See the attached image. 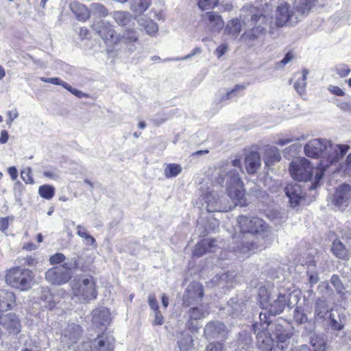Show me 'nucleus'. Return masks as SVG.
I'll return each instance as SVG.
<instances>
[{
    "label": "nucleus",
    "mask_w": 351,
    "mask_h": 351,
    "mask_svg": "<svg viewBox=\"0 0 351 351\" xmlns=\"http://www.w3.org/2000/svg\"><path fill=\"white\" fill-rule=\"evenodd\" d=\"M113 350L112 341L107 337L100 336L93 341L90 350L85 351H113Z\"/></svg>",
    "instance_id": "nucleus-24"
},
{
    "label": "nucleus",
    "mask_w": 351,
    "mask_h": 351,
    "mask_svg": "<svg viewBox=\"0 0 351 351\" xmlns=\"http://www.w3.org/2000/svg\"><path fill=\"white\" fill-rule=\"evenodd\" d=\"M245 169L248 173L253 174L261 167V156L258 152H251L245 159Z\"/></svg>",
    "instance_id": "nucleus-25"
},
{
    "label": "nucleus",
    "mask_w": 351,
    "mask_h": 351,
    "mask_svg": "<svg viewBox=\"0 0 351 351\" xmlns=\"http://www.w3.org/2000/svg\"><path fill=\"white\" fill-rule=\"evenodd\" d=\"M336 171H342L346 174L351 176V152L347 156L344 161L338 165L336 163L329 169L328 172H335Z\"/></svg>",
    "instance_id": "nucleus-37"
},
{
    "label": "nucleus",
    "mask_w": 351,
    "mask_h": 351,
    "mask_svg": "<svg viewBox=\"0 0 351 351\" xmlns=\"http://www.w3.org/2000/svg\"><path fill=\"white\" fill-rule=\"evenodd\" d=\"M270 330H271V335L274 340L276 339L278 342L275 350L280 351L282 346H283V350L285 348H287L293 335L292 330L285 328L280 324H274L271 325Z\"/></svg>",
    "instance_id": "nucleus-12"
},
{
    "label": "nucleus",
    "mask_w": 351,
    "mask_h": 351,
    "mask_svg": "<svg viewBox=\"0 0 351 351\" xmlns=\"http://www.w3.org/2000/svg\"><path fill=\"white\" fill-rule=\"evenodd\" d=\"M293 318L298 324L305 323L308 320L307 315L298 307H297L293 311Z\"/></svg>",
    "instance_id": "nucleus-52"
},
{
    "label": "nucleus",
    "mask_w": 351,
    "mask_h": 351,
    "mask_svg": "<svg viewBox=\"0 0 351 351\" xmlns=\"http://www.w3.org/2000/svg\"><path fill=\"white\" fill-rule=\"evenodd\" d=\"M209 314V310L207 306L201 305L199 307L191 308L187 312L189 320L186 326L189 330H197V328L193 325V320H198L204 318Z\"/></svg>",
    "instance_id": "nucleus-20"
},
{
    "label": "nucleus",
    "mask_w": 351,
    "mask_h": 351,
    "mask_svg": "<svg viewBox=\"0 0 351 351\" xmlns=\"http://www.w3.org/2000/svg\"><path fill=\"white\" fill-rule=\"evenodd\" d=\"M226 185L231 202L226 204L216 193L208 192L199 198L203 208L207 212H227L237 205H245V191L243 182L235 171H230V180H228Z\"/></svg>",
    "instance_id": "nucleus-2"
},
{
    "label": "nucleus",
    "mask_w": 351,
    "mask_h": 351,
    "mask_svg": "<svg viewBox=\"0 0 351 351\" xmlns=\"http://www.w3.org/2000/svg\"><path fill=\"white\" fill-rule=\"evenodd\" d=\"M281 156L278 149L275 147H269L266 150V158L265 163L267 166L273 165L274 162L280 161Z\"/></svg>",
    "instance_id": "nucleus-39"
},
{
    "label": "nucleus",
    "mask_w": 351,
    "mask_h": 351,
    "mask_svg": "<svg viewBox=\"0 0 351 351\" xmlns=\"http://www.w3.org/2000/svg\"><path fill=\"white\" fill-rule=\"evenodd\" d=\"M69 8L80 21H86L90 18V10L83 4L73 1L69 3Z\"/></svg>",
    "instance_id": "nucleus-26"
},
{
    "label": "nucleus",
    "mask_w": 351,
    "mask_h": 351,
    "mask_svg": "<svg viewBox=\"0 0 351 351\" xmlns=\"http://www.w3.org/2000/svg\"><path fill=\"white\" fill-rule=\"evenodd\" d=\"M78 263H66L62 265L53 267L49 269L45 274L46 280L53 285L65 284L71 278V269L76 267Z\"/></svg>",
    "instance_id": "nucleus-8"
},
{
    "label": "nucleus",
    "mask_w": 351,
    "mask_h": 351,
    "mask_svg": "<svg viewBox=\"0 0 351 351\" xmlns=\"http://www.w3.org/2000/svg\"><path fill=\"white\" fill-rule=\"evenodd\" d=\"M155 312V318L153 322V325L154 326H161L164 323V317L160 312V311H156Z\"/></svg>",
    "instance_id": "nucleus-59"
},
{
    "label": "nucleus",
    "mask_w": 351,
    "mask_h": 351,
    "mask_svg": "<svg viewBox=\"0 0 351 351\" xmlns=\"http://www.w3.org/2000/svg\"><path fill=\"white\" fill-rule=\"evenodd\" d=\"M193 340L191 335H183L178 343L181 350H188L193 346Z\"/></svg>",
    "instance_id": "nucleus-47"
},
{
    "label": "nucleus",
    "mask_w": 351,
    "mask_h": 351,
    "mask_svg": "<svg viewBox=\"0 0 351 351\" xmlns=\"http://www.w3.org/2000/svg\"><path fill=\"white\" fill-rule=\"evenodd\" d=\"M217 241L215 239H205L198 242L193 250L194 256L200 257L207 252H214L216 247Z\"/></svg>",
    "instance_id": "nucleus-22"
},
{
    "label": "nucleus",
    "mask_w": 351,
    "mask_h": 351,
    "mask_svg": "<svg viewBox=\"0 0 351 351\" xmlns=\"http://www.w3.org/2000/svg\"><path fill=\"white\" fill-rule=\"evenodd\" d=\"M115 22L121 26H125L134 21L132 16L128 12L115 11L112 14Z\"/></svg>",
    "instance_id": "nucleus-32"
},
{
    "label": "nucleus",
    "mask_w": 351,
    "mask_h": 351,
    "mask_svg": "<svg viewBox=\"0 0 351 351\" xmlns=\"http://www.w3.org/2000/svg\"><path fill=\"white\" fill-rule=\"evenodd\" d=\"M40 80L42 82H44L46 83H51V84L59 85V86H60L62 82V81L60 80V79L58 77L47 78V77H40Z\"/></svg>",
    "instance_id": "nucleus-61"
},
{
    "label": "nucleus",
    "mask_w": 351,
    "mask_h": 351,
    "mask_svg": "<svg viewBox=\"0 0 351 351\" xmlns=\"http://www.w3.org/2000/svg\"><path fill=\"white\" fill-rule=\"evenodd\" d=\"M328 90L337 96H343L345 94L344 91L338 86H330Z\"/></svg>",
    "instance_id": "nucleus-63"
},
{
    "label": "nucleus",
    "mask_w": 351,
    "mask_h": 351,
    "mask_svg": "<svg viewBox=\"0 0 351 351\" xmlns=\"http://www.w3.org/2000/svg\"><path fill=\"white\" fill-rule=\"evenodd\" d=\"M271 294L265 287H261L258 289V300L260 305L263 308H268L271 304Z\"/></svg>",
    "instance_id": "nucleus-41"
},
{
    "label": "nucleus",
    "mask_w": 351,
    "mask_h": 351,
    "mask_svg": "<svg viewBox=\"0 0 351 351\" xmlns=\"http://www.w3.org/2000/svg\"><path fill=\"white\" fill-rule=\"evenodd\" d=\"M298 22V16L287 3L281 4L276 12L275 21L273 25L277 27H281L286 25H294Z\"/></svg>",
    "instance_id": "nucleus-10"
},
{
    "label": "nucleus",
    "mask_w": 351,
    "mask_h": 351,
    "mask_svg": "<svg viewBox=\"0 0 351 351\" xmlns=\"http://www.w3.org/2000/svg\"><path fill=\"white\" fill-rule=\"evenodd\" d=\"M253 329L254 333L256 334V343L258 349L261 351H271L274 338L266 331L267 330V324H253Z\"/></svg>",
    "instance_id": "nucleus-11"
},
{
    "label": "nucleus",
    "mask_w": 351,
    "mask_h": 351,
    "mask_svg": "<svg viewBox=\"0 0 351 351\" xmlns=\"http://www.w3.org/2000/svg\"><path fill=\"white\" fill-rule=\"evenodd\" d=\"M15 302V296L12 292L0 291V311H8L11 308Z\"/></svg>",
    "instance_id": "nucleus-30"
},
{
    "label": "nucleus",
    "mask_w": 351,
    "mask_h": 351,
    "mask_svg": "<svg viewBox=\"0 0 351 351\" xmlns=\"http://www.w3.org/2000/svg\"><path fill=\"white\" fill-rule=\"evenodd\" d=\"M82 335V328L75 323L68 324L62 333L61 341L68 347L77 343Z\"/></svg>",
    "instance_id": "nucleus-15"
},
{
    "label": "nucleus",
    "mask_w": 351,
    "mask_h": 351,
    "mask_svg": "<svg viewBox=\"0 0 351 351\" xmlns=\"http://www.w3.org/2000/svg\"><path fill=\"white\" fill-rule=\"evenodd\" d=\"M206 28L212 33H219L224 26L221 16L215 12H207L203 16Z\"/></svg>",
    "instance_id": "nucleus-18"
},
{
    "label": "nucleus",
    "mask_w": 351,
    "mask_h": 351,
    "mask_svg": "<svg viewBox=\"0 0 351 351\" xmlns=\"http://www.w3.org/2000/svg\"><path fill=\"white\" fill-rule=\"evenodd\" d=\"M0 325L10 334H18L21 330L19 318L16 314L9 313L0 316Z\"/></svg>",
    "instance_id": "nucleus-16"
},
{
    "label": "nucleus",
    "mask_w": 351,
    "mask_h": 351,
    "mask_svg": "<svg viewBox=\"0 0 351 351\" xmlns=\"http://www.w3.org/2000/svg\"><path fill=\"white\" fill-rule=\"evenodd\" d=\"M8 119L7 120V123L11 124L14 119L19 117V113L16 109L13 110H10L8 112Z\"/></svg>",
    "instance_id": "nucleus-62"
},
{
    "label": "nucleus",
    "mask_w": 351,
    "mask_h": 351,
    "mask_svg": "<svg viewBox=\"0 0 351 351\" xmlns=\"http://www.w3.org/2000/svg\"><path fill=\"white\" fill-rule=\"evenodd\" d=\"M40 195L47 199H51L55 194V188L51 185L45 184L39 187Z\"/></svg>",
    "instance_id": "nucleus-46"
},
{
    "label": "nucleus",
    "mask_w": 351,
    "mask_h": 351,
    "mask_svg": "<svg viewBox=\"0 0 351 351\" xmlns=\"http://www.w3.org/2000/svg\"><path fill=\"white\" fill-rule=\"evenodd\" d=\"M330 282L333 285L336 291L339 294H343L345 287L337 275H332L330 278Z\"/></svg>",
    "instance_id": "nucleus-49"
},
{
    "label": "nucleus",
    "mask_w": 351,
    "mask_h": 351,
    "mask_svg": "<svg viewBox=\"0 0 351 351\" xmlns=\"http://www.w3.org/2000/svg\"><path fill=\"white\" fill-rule=\"evenodd\" d=\"M92 28L106 45L114 46L120 43L119 35L116 33L113 25L110 22L100 20L94 23Z\"/></svg>",
    "instance_id": "nucleus-9"
},
{
    "label": "nucleus",
    "mask_w": 351,
    "mask_h": 351,
    "mask_svg": "<svg viewBox=\"0 0 351 351\" xmlns=\"http://www.w3.org/2000/svg\"><path fill=\"white\" fill-rule=\"evenodd\" d=\"M308 74V71L304 69L302 71L301 78L298 79L294 84V88L300 95H302L304 93L306 86V78Z\"/></svg>",
    "instance_id": "nucleus-44"
},
{
    "label": "nucleus",
    "mask_w": 351,
    "mask_h": 351,
    "mask_svg": "<svg viewBox=\"0 0 351 351\" xmlns=\"http://www.w3.org/2000/svg\"><path fill=\"white\" fill-rule=\"evenodd\" d=\"M259 319H260V322H255L254 324H260V325H262L263 324H267V328L270 326H271V325L273 324L271 323L270 321L268 320V317L266 315V313H260L259 314Z\"/></svg>",
    "instance_id": "nucleus-58"
},
{
    "label": "nucleus",
    "mask_w": 351,
    "mask_h": 351,
    "mask_svg": "<svg viewBox=\"0 0 351 351\" xmlns=\"http://www.w3.org/2000/svg\"><path fill=\"white\" fill-rule=\"evenodd\" d=\"M73 298L80 302H87L96 298L97 292L93 276L75 278L71 282Z\"/></svg>",
    "instance_id": "nucleus-5"
},
{
    "label": "nucleus",
    "mask_w": 351,
    "mask_h": 351,
    "mask_svg": "<svg viewBox=\"0 0 351 351\" xmlns=\"http://www.w3.org/2000/svg\"><path fill=\"white\" fill-rule=\"evenodd\" d=\"M90 12L97 17H105L108 15L107 8L102 4L93 3L90 5Z\"/></svg>",
    "instance_id": "nucleus-45"
},
{
    "label": "nucleus",
    "mask_w": 351,
    "mask_h": 351,
    "mask_svg": "<svg viewBox=\"0 0 351 351\" xmlns=\"http://www.w3.org/2000/svg\"><path fill=\"white\" fill-rule=\"evenodd\" d=\"M228 306L231 308V310H229L230 312H231L232 314H238L239 313L243 311V305L241 303L238 302V300L237 298H232L228 302Z\"/></svg>",
    "instance_id": "nucleus-51"
},
{
    "label": "nucleus",
    "mask_w": 351,
    "mask_h": 351,
    "mask_svg": "<svg viewBox=\"0 0 351 351\" xmlns=\"http://www.w3.org/2000/svg\"><path fill=\"white\" fill-rule=\"evenodd\" d=\"M43 175L45 177L51 178L53 180H58L59 179V174L57 170L56 169H51V170H47L43 172Z\"/></svg>",
    "instance_id": "nucleus-60"
},
{
    "label": "nucleus",
    "mask_w": 351,
    "mask_h": 351,
    "mask_svg": "<svg viewBox=\"0 0 351 351\" xmlns=\"http://www.w3.org/2000/svg\"><path fill=\"white\" fill-rule=\"evenodd\" d=\"M8 217H3L0 219V230L2 232L5 231L9 226Z\"/></svg>",
    "instance_id": "nucleus-64"
},
{
    "label": "nucleus",
    "mask_w": 351,
    "mask_h": 351,
    "mask_svg": "<svg viewBox=\"0 0 351 351\" xmlns=\"http://www.w3.org/2000/svg\"><path fill=\"white\" fill-rule=\"evenodd\" d=\"M288 294L280 293L277 298L271 303L269 307V312L271 315L281 313L287 304Z\"/></svg>",
    "instance_id": "nucleus-28"
},
{
    "label": "nucleus",
    "mask_w": 351,
    "mask_h": 351,
    "mask_svg": "<svg viewBox=\"0 0 351 351\" xmlns=\"http://www.w3.org/2000/svg\"><path fill=\"white\" fill-rule=\"evenodd\" d=\"M351 199V186L348 184L339 186L333 195L332 203L339 209H344L348 206Z\"/></svg>",
    "instance_id": "nucleus-14"
},
{
    "label": "nucleus",
    "mask_w": 351,
    "mask_h": 351,
    "mask_svg": "<svg viewBox=\"0 0 351 351\" xmlns=\"http://www.w3.org/2000/svg\"><path fill=\"white\" fill-rule=\"evenodd\" d=\"M204 295L203 287L197 282H191L187 287L183 297V302L186 306L198 303Z\"/></svg>",
    "instance_id": "nucleus-13"
},
{
    "label": "nucleus",
    "mask_w": 351,
    "mask_h": 351,
    "mask_svg": "<svg viewBox=\"0 0 351 351\" xmlns=\"http://www.w3.org/2000/svg\"><path fill=\"white\" fill-rule=\"evenodd\" d=\"M205 351H225V348L219 342H211L206 346Z\"/></svg>",
    "instance_id": "nucleus-54"
},
{
    "label": "nucleus",
    "mask_w": 351,
    "mask_h": 351,
    "mask_svg": "<svg viewBox=\"0 0 351 351\" xmlns=\"http://www.w3.org/2000/svg\"><path fill=\"white\" fill-rule=\"evenodd\" d=\"M289 171L292 178L298 181L311 180L313 175L315 178L316 169L305 158H298L292 160L289 166ZM315 178V182H318Z\"/></svg>",
    "instance_id": "nucleus-7"
},
{
    "label": "nucleus",
    "mask_w": 351,
    "mask_h": 351,
    "mask_svg": "<svg viewBox=\"0 0 351 351\" xmlns=\"http://www.w3.org/2000/svg\"><path fill=\"white\" fill-rule=\"evenodd\" d=\"M228 330L224 324L219 322H210L204 328L206 339H225Z\"/></svg>",
    "instance_id": "nucleus-17"
},
{
    "label": "nucleus",
    "mask_w": 351,
    "mask_h": 351,
    "mask_svg": "<svg viewBox=\"0 0 351 351\" xmlns=\"http://www.w3.org/2000/svg\"><path fill=\"white\" fill-rule=\"evenodd\" d=\"M348 145L335 144L330 140L315 138L304 146V152L308 157L317 158L322 156L316 167L315 179L319 180L326 171L337 163L348 152Z\"/></svg>",
    "instance_id": "nucleus-1"
},
{
    "label": "nucleus",
    "mask_w": 351,
    "mask_h": 351,
    "mask_svg": "<svg viewBox=\"0 0 351 351\" xmlns=\"http://www.w3.org/2000/svg\"><path fill=\"white\" fill-rule=\"evenodd\" d=\"M92 321L97 326H106L110 320V312L108 308L101 307L96 308L92 312Z\"/></svg>",
    "instance_id": "nucleus-23"
},
{
    "label": "nucleus",
    "mask_w": 351,
    "mask_h": 351,
    "mask_svg": "<svg viewBox=\"0 0 351 351\" xmlns=\"http://www.w3.org/2000/svg\"><path fill=\"white\" fill-rule=\"evenodd\" d=\"M120 43H133L138 40V35L136 30L133 29H128L123 34L120 36Z\"/></svg>",
    "instance_id": "nucleus-43"
},
{
    "label": "nucleus",
    "mask_w": 351,
    "mask_h": 351,
    "mask_svg": "<svg viewBox=\"0 0 351 351\" xmlns=\"http://www.w3.org/2000/svg\"><path fill=\"white\" fill-rule=\"evenodd\" d=\"M234 278V274L232 271L223 272L217 274L212 280V282L221 287H226L228 283L232 282Z\"/></svg>",
    "instance_id": "nucleus-31"
},
{
    "label": "nucleus",
    "mask_w": 351,
    "mask_h": 351,
    "mask_svg": "<svg viewBox=\"0 0 351 351\" xmlns=\"http://www.w3.org/2000/svg\"><path fill=\"white\" fill-rule=\"evenodd\" d=\"M240 165H241L240 160L235 159V160H232L231 165H226L223 169H220V171H219V176L221 177L220 182L223 183L226 180V184L228 180H230V171H235L237 173L238 177L240 178L238 171L236 169H232V167H240Z\"/></svg>",
    "instance_id": "nucleus-33"
},
{
    "label": "nucleus",
    "mask_w": 351,
    "mask_h": 351,
    "mask_svg": "<svg viewBox=\"0 0 351 351\" xmlns=\"http://www.w3.org/2000/svg\"><path fill=\"white\" fill-rule=\"evenodd\" d=\"M139 25L142 26L147 33L149 35L156 34L158 30V27L156 23L150 19L145 16L141 17L138 19Z\"/></svg>",
    "instance_id": "nucleus-36"
},
{
    "label": "nucleus",
    "mask_w": 351,
    "mask_h": 351,
    "mask_svg": "<svg viewBox=\"0 0 351 351\" xmlns=\"http://www.w3.org/2000/svg\"><path fill=\"white\" fill-rule=\"evenodd\" d=\"M218 0H197L198 7L202 10L211 9L216 6Z\"/></svg>",
    "instance_id": "nucleus-50"
},
{
    "label": "nucleus",
    "mask_w": 351,
    "mask_h": 351,
    "mask_svg": "<svg viewBox=\"0 0 351 351\" xmlns=\"http://www.w3.org/2000/svg\"><path fill=\"white\" fill-rule=\"evenodd\" d=\"M182 168L176 163L167 164L164 169V175L167 178H174L181 173Z\"/></svg>",
    "instance_id": "nucleus-40"
},
{
    "label": "nucleus",
    "mask_w": 351,
    "mask_h": 351,
    "mask_svg": "<svg viewBox=\"0 0 351 351\" xmlns=\"http://www.w3.org/2000/svg\"><path fill=\"white\" fill-rule=\"evenodd\" d=\"M311 344L313 348V351H324L326 349V343L322 337H312Z\"/></svg>",
    "instance_id": "nucleus-48"
},
{
    "label": "nucleus",
    "mask_w": 351,
    "mask_h": 351,
    "mask_svg": "<svg viewBox=\"0 0 351 351\" xmlns=\"http://www.w3.org/2000/svg\"><path fill=\"white\" fill-rule=\"evenodd\" d=\"M315 0H295L293 7V12L298 16V21L304 14H308L312 6L315 4Z\"/></svg>",
    "instance_id": "nucleus-27"
},
{
    "label": "nucleus",
    "mask_w": 351,
    "mask_h": 351,
    "mask_svg": "<svg viewBox=\"0 0 351 351\" xmlns=\"http://www.w3.org/2000/svg\"><path fill=\"white\" fill-rule=\"evenodd\" d=\"M245 88V86L243 84H237L233 89L227 92L223 97V99H230L232 97L235 96V93L243 90Z\"/></svg>",
    "instance_id": "nucleus-53"
},
{
    "label": "nucleus",
    "mask_w": 351,
    "mask_h": 351,
    "mask_svg": "<svg viewBox=\"0 0 351 351\" xmlns=\"http://www.w3.org/2000/svg\"><path fill=\"white\" fill-rule=\"evenodd\" d=\"M330 308L325 300L318 299L315 303L314 318L317 322L324 321Z\"/></svg>",
    "instance_id": "nucleus-29"
},
{
    "label": "nucleus",
    "mask_w": 351,
    "mask_h": 351,
    "mask_svg": "<svg viewBox=\"0 0 351 351\" xmlns=\"http://www.w3.org/2000/svg\"><path fill=\"white\" fill-rule=\"evenodd\" d=\"M237 225L241 232L257 234V239L261 237L264 241L258 243L256 242L245 243L242 241L241 246H238L237 249H235L236 252L241 254H246L250 250H258L259 247H265V245L269 244V239H265V237H267V234L265 233L267 226L262 219L258 217L249 218L246 216L241 215L237 219Z\"/></svg>",
    "instance_id": "nucleus-4"
},
{
    "label": "nucleus",
    "mask_w": 351,
    "mask_h": 351,
    "mask_svg": "<svg viewBox=\"0 0 351 351\" xmlns=\"http://www.w3.org/2000/svg\"><path fill=\"white\" fill-rule=\"evenodd\" d=\"M285 192L289 199L291 206L293 208L296 207L300 201L303 198L301 186L297 183L288 184L285 188Z\"/></svg>",
    "instance_id": "nucleus-21"
},
{
    "label": "nucleus",
    "mask_w": 351,
    "mask_h": 351,
    "mask_svg": "<svg viewBox=\"0 0 351 351\" xmlns=\"http://www.w3.org/2000/svg\"><path fill=\"white\" fill-rule=\"evenodd\" d=\"M336 71L341 77H344L349 75L350 69L348 65L341 64L336 67Z\"/></svg>",
    "instance_id": "nucleus-55"
},
{
    "label": "nucleus",
    "mask_w": 351,
    "mask_h": 351,
    "mask_svg": "<svg viewBox=\"0 0 351 351\" xmlns=\"http://www.w3.org/2000/svg\"><path fill=\"white\" fill-rule=\"evenodd\" d=\"M226 32L232 38L236 39L241 31V25L238 19H232L226 25Z\"/></svg>",
    "instance_id": "nucleus-34"
},
{
    "label": "nucleus",
    "mask_w": 351,
    "mask_h": 351,
    "mask_svg": "<svg viewBox=\"0 0 351 351\" xmlns=\"http://www.w3.org/2000/svg\"><path fill=\"white\" fill-rule=\"evenodd\" d=\"M65 259V256L62 253H56L50 258V263L52 265L59 264L63 262Z\"/></svg>",
    "instance_id": "nucleus-57"
},
{
    "label": "nucleus",
    "mask_w": 351,
    "mask_h": 351,
    "mask_svg": "<svg viewBox=\"0 0 351 351\" xmlns=\"http://www.w3.org/2000/svg\"><path fill=\"white\" fill-rule=\"evenodd\" d=\"M151 0H132L131 10L134 12L142 13L150 5Z\"/></svg>",
    "instance_id": "nucleus-42"
},
{
    "label": "nucleus",
    "mask_w": 351,
    "mask_h": 351,
    "mask_svg": "<svg viewBox=\"0 0 351 351\" xmlns=\"http://www.w3.org/2000/svg\"><path fill=\"white\" fill-rule=\"evenodd\" d=\"M148 304H149V307L154 311L159 310V306H158L155 294H154V293L149 294V295L148 297Z\"/></svg>",
    "instance_id": "nucleus-56"
},
{
    "label": "nucleus",
    "mask_w": 351,
    "mask_h": 351,
    "mask_svg": "<svg viewBox=\"0 0 351 351\" xmlns=\"http://www.w3.org/2000/svg\"><path fill=\"white\" fill-rule=\"evenodd\" d=\"M343 310L340 307L331 308L328 316V323L332 330L340 331L345 325Z\"/></svg>",
    "instance_id": "nucleus-19"
},
{
    "label": "nucleus",
    "mask_w": 351,
    "mask_h": 351,
    "mask_svg": "<svg viewBox=\"0 0 351 351\" xmlns=\"http://www.w3.org/2000/svg\"><path fill=\"white\" fill-rule=\"evenodd\" d=\"M332 252L339 258L346 259L348 258V250L339 240H335L333 241Z\"/></svg>",
    "instance_id": "nucleus-38"
},
{
    "label": "nucleus",
    "mask_w": 351,
    "mask_h": 351,
    "mask_svg": "<svg viewBox=\"0 0 351 351\" xmlns=\"http://www.w3.org/2000/svg\"><path fill=\"white\" fill-rule=\"evenodd\" d=\"M245 10L248 11V14L243 18L241 16V18L246 30L241 36V40L244 41L257 40L267 33L268 27L269 32L273 34L274 26L271 16L254 6L244 7L242 11L244 12Z\"/></svg>",
    "instance_id": "nucleus-3"
},
{
    "label": "nucleus",
    "mask_w": 351,
    "mask_h": 351,
    "mask_svg": "<svg viewBox=\"0 0 351 351\" xmlns=\"http://www.w3.org/2000/svg\"><path fill=\"white\" fill-rule=\"evenodd\" d=\"M267 217L275 224H280L287 219V213L282 209H272L267 213Z\"/></svg>",
    "instance_id": "nucleus-35"
},
{
    "label": "nucleus",
    "mask_w": 351,
    "mask_h": 351,
    "mask_svg": "<svg viewBox=\"0 0 351 351\" xmlns=\"http://www.w3.org/2000/svg\"><path fill=\"white\" fill-rule=\"evenodd\" d=\"M34 275L27 269L14 267L8 271L5 275V282L11 287L21 291H26L31 288Z\"/></svg>",
    "instance_id": "nucleus-6"
}]
</instances>
